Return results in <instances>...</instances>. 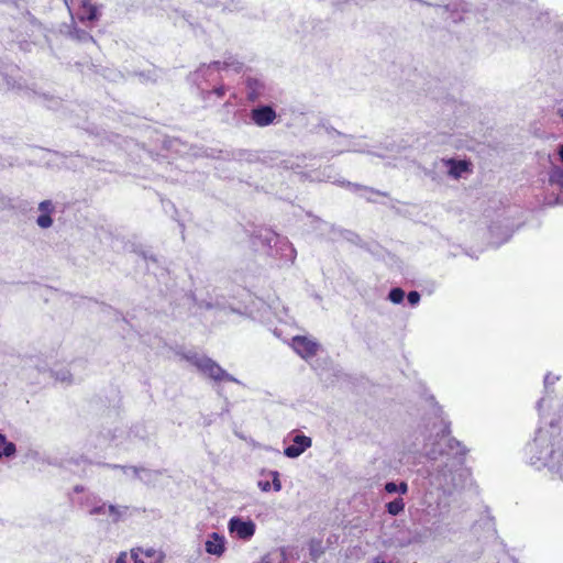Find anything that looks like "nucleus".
Here are the masks:
<instances>
[{
	"label": "nucleus",
	"instance_id": "338daca9",
	"mask_svg": "<svg viewBox=\"0 0 563 563\" xmlns=\"http://www.w3.org/2000/svg\"><path fill=\"white\" fill-rule=\"evenodd\" d=\"M364 197V195H362ZM365 198L367 199V201H372V199L369 197H366Z\"/></svg>",
	"mask_w": 563,
	"mask_h": 563
},
{
	"label": "nucleus",
	"instance_id": "412c9836",
	"mask_svg": "<svg viewBox=\"0 0 563 563\" xmlns=\"http://www.w3.org/2000/svg\"><path fill=\"white\" fill-rule=\"evenodd\" d=\"M489 243L495 247H499L510 240L514 234V229H511L509 225H503L499 222H494L489 227Z\"/></svg>",
	"mask_w": 563,
	"mask_h": 563
},
{
	"label": "nucleus",
	"instance_id": "c85d7f7f",
	"mask_svg": "<svg viewBox=\"0 0 563 563\" xmlns=\"http://www.w3.org/2000/svg\"><path fill=\"white\" fill-rule=\"evenodd\" d=\"M408 490L409 486L405 481H389L384 484V492L389 495L398 494L401 497L402 495H406Z\"/></svg>",
	"mask_w": 563,
	"mask_h": 563
},
{
	"label": "nucleus",
	"instance_id": "69168bd1",
	"mask_svg": "<svg viewBox=\"0 0 563 563\" xmlns=\"http://www.w3.org/2000/svg\"><path fill=\"white\" fill-rule=\"evenodd\" d=\"M124 474H132V471H123Z\"/></svg>",
	"mask_w": 563,
	"mask_h": 563
},
{
	"label": "nucleus",
	"instance_id": "37998d69",
	"mask_svg": "<svg viewBox=\"0 0 563 563\" xmlns=\"http://www.w3.org/2000/svg\"><path fill=\"white\" fill-rule=\"evenodd\" d=\"M269 476L272 477V482H271L272 489H274V492L282 490V482L279 478V473L277 471H269Z\"/></svg>",
	"mask_w": 563,
	"mask_h": 563
},
{
	"label": "nucleus",
	"instance_id": "a878e982",
	"mask_svg": "<svg viewBox=\"0 0 563 563\" xmlns=\"http://www.w3.org/2000/svg\"><path fill=\"white\" fill-rule=\"evenodd\" d=\"M24 459L27 461H34V462L41 463V464H47V465H53V466L59 465L58 460L56 457H51V456L40 452L38 450L32 449V448L25 452Z\"/></svg>",
	"mask_w": 563,
	"mask_h": 563
},
{
	"label": "nucleus",
	"instance_id": "a18cd8bd",
	"mask_svg": "<svg viewBox=\"0 0 563 563\" xmlns=\"http://www.w3.org/2000/svg\"><path fill=\"white\" fill-rule=\"evenodd\" d=\"M197 3L210 9H220L221 5L219 0H198Z\"/></svg>",
	"mask_w": 563,
	"mask_h": 563
},
{
	"label": "nucleus",
	"instance_id": "0e129e2a",
	"mask_svg": "<svg viewBox=\"0 0 563 563\" xmlns=\"http://www.w3.org/2000/svg\"><path fill=\"white\" fill-rule=\"evenodd\" d=\"M45 368L44 367H38V372H44Z\"/></svg>",
	"mask_w": 563,
	"mask_h": 563
},
{
	"label": "nucleus",
	"instance_id": "0eeeda50",
	"mask_svg": "<svg viewBox=\"0 0 563 563\" xmlns=\"http://www.w3.org/2000/svg\"><path fill=\"white\" fill-rule=\"evenodd\" d=\"M151 431L143 421L133 423L125 432L119 429H108L106 432H101L99 445L107 443H114L115 446L123 448L129 451L134 449L137 444H147L151 439Z\"/></svg>",
	"mask_w": 563,
	"mask_h": 563
},
{
	"label": "nucleus",
	"instance_id": "423d86ee",
	"mask_svg": "<svg viewBox=\"0 0 563 563\" xmlns=\"http://www.w3.org/2000/svg\"><path fill=\"white\" fill-rule=\"evenodd\" d=\"M253 245H261L272 257H278L285 263H294L297 252L294 245L285 236L277 234L268 228H260L252 233Z\"/></svg>",
	"mask_w": 563,
	"mask_h": 563
},
{
	"label": "nucleus",
	"instance_id": "6e6d98bb",
	"mask_svg": "<svg viewBox=\"0 0 563 563\" xmlns=\"http://www.w3.org/2000/svg\"><path fill=\"white\" fill-rule=\"evenodd\" d=\"M131 556L133 559V563H145L142 559L137 556V553L134 550L131 551Z\"/></svg>",
	"mask_w": 563,
	"mask_h": 563
},
{
	"label": "nucleus",
	"instance_id": "6e6552de",
	"mask_svg": "<svg viewBox=\"0 0 563 563\" xmlns=\"http://www.w3.org/2000/svg\"><path fill=\"white\" fill-rule=\"evenodd\" d=\"M305 155L307 157H306V159L302 163L303 166L301 168H298V169L294 170L296 174H298L300 176L301 180L328 181V183L340 184L342 186H346L352 191L362 190V191H366V192L377 194V195H380V196H384V197L387 196V192H385V191H379V190H376V189L367 187V186H362L360 184H355V183L338 179L335 177L334 168L331 165H328V166H324V167H320V168H316V169L303 170L307 167L306 161L314 158V155L311 154V153L305 154Z\"/></svg>",
	"mask_w": 563,
	"mask_h": 563
},
{
	"label": "nucleus",
	"instance_id": "a211bd4d",
	"mask_svg": "<svg viewBox=\"0 0 563 563\" xmlns=\"http://www.w3.org/2000/svg\"><path fill=\"white\" fill-rule=\"evenodd\" d=\"M311 445L312 440L310 437H307L303 433H296L291 438V443L284 448V455L288 459H297Z\"/></svg>",
	"mask_w": 563,
	"mask_h": 563
},
{
	"label": "nucleus",
	"instance_id": "f03ea898",
	"mask_svg": "<svg viewBox=\"0 0 563 563\" xmlns=\"http://www.w3.org/2000/svg\"><path fill=\"white\" fill-rule=\"evenodd\" d=\"M558 411L547 415L549 427H538L525 446V460L537 471L547 470L553 478L563 481V397L555 402Z\"/></svg>",
	"mask_w": 563,
	"mask_h": 563
},
{
	"label": "nucleus",
	"instance_id": "052dcab7",
	"mask_svg": "<svg viewBox=\"0 0 563 563\" xmlns=\"http://www.w3.org/2000/svg\"><path fill=\"white\" fill-rule=\"evenodd\" d=\"M420 541H421V537H420V534L417 532V533H415V534L411 537V539H410L409 543H411V542H420Z\"/></svg>",
	"mask_w": 563,
	"mask_h": 563
},
{
	"label": "nucleus",
	"instance_id": "ea45409f",
	"mask_svg": "<svg viewBox=\"0 0 563 563\" xmlns=\"http://www.w3.org/2000/svg\"><path fill=\"white\" fill-rule=\"evenodd\" d=\"M344 152H356V153H367V154H372V155H375V156H378V157H384L383 154L380 153H373L368 150H366L365 147H362V146H356V145H346L345 147H342L341 150L336 151L335 154H341V153H344Z\"/></svg>",
	"mask_w": 563,
	"mask_h": 563
},
{
	"label": "nucleus",
	"instance_id": "603ef678",
	"mask_svg": "<svg viewBox=\"0 0 563 563\" xmlns=\"http://www.w3.org/2000/svg\"><path fill=\"white\" fill-rule=\"evenodd\" d=\"M137 75H139V77H140V79H141L142 81L154 80L150 71H148L147 74H146V73H144V71H141V73H139Z\"/></svg>",
	"mask_w": 563,
	"mask_h": 563
},
{
	"label": "nucleus",
	"instance_id": "39448f33",
	"mask_svg": "<svg viewBox=\"0 0 563 563\" xmlns=\"http://www.w3.org/2000/svg\"><path fill=\"white\" fill-rule=\"evenodd\" d=\"M183 360L192 365L198 373L203 377L210 379L217 386V394L223 396L220 384L222 382H230L242 385V382L228 373L218 362L203 353L195 350H187L178 353Z\"/></svg>",
	"mask_w": 563,
	"mask_h": 563
},
{
	"label": "nucleus",
	"instance_id": "680f3d73",
	"mask_svg": "<svg viewBox=\"0 0 563 563\" xmlns=\"http://www.w3.org/2000/svg\"><path fill=\"white\" fill-rule=\"evenodd\" d=\"M114 399H115V404L113 405V407H119L121 398H120L118 391L114 393Z\"/></svg>",
	"mask_w": 563,
	"mask_h": 563
},
{
	"label": "nucleus",
	"instance_id": "aec40b11",
	"mask_svg": "<svg viewBox=\"0 0 563 563\" xmlns=\"http://www.w3.org/2000/svg\"><path fill=\"white\" fill-rule=\"evenodd\" d=\"M441 162L446 168L448 175L453 179H459L471 172V163L466 159L442 158Z\"/></svg>",
	"mask_w": 563,
	"mask_h": 563
},
{
	"label": "nucleus",
	"instance_id": "ddd939ff",
	"mask_svg": "<svg viewBox=\"0 0 563 563\" xmlns=\"http://www.w3.org/2000/svg\"><path fill=\"white\" fill-rule=\"evenodd\" d=\"M228 529L233 538L247 541L254 536L256 525L249 518L232 517L228 522Z\"/></svg>",
	"mask_w": 563,
	"mask_h": 563
},
{
	"label": "nucleus",
	"instance_id": "6ab92c4d",
	"mask_svg": "<svg viewBox=\"0 0 563 563\" xmlns=\"http://www.w3.org/2000/svg\"><path fill=\"white\" fill-rule=\"evenodd\" d=\"M79 12L78 19L82 23H96L100 19V9L102 5H99L92 0H76Z\"/></svg>",
	"mask_w": 563,
	"mask_h": 563
},
{
	"label": "nucleus",
	"instance_id": "f8f14e48",
	"mask_svg": "<svg viewBox=\"0 0 563 563\" xmlns=\"http://www.w3.org/2000/svg\"><path fill=\"white\" fill-rule=\"evenodd\" d=\"M549 183L556 192L547 194L544 202L549 207L563 206V167L554 166L549 174Z\"/></svg>",
	"mask_w": 563,
	"mask_h": 563
},
{
	"label": "nucleus",
	"instance_id": "58836bf2",
	"mask_svg": "<svg viewBox=\"0 0 563 563\" xmlns=\"http://www.w3.org/2000/svg\"><path fill=\"white\" fill-rule=\"evenodd\" d=\"M100 499L101 498L98 495L88 494V495L81 497L78 500V504L80 507L88 508V510H89L90 508H92V505H97L98 503H100Z\"/></svg>",
	"mask_w": 563,
	"mask_h": 563
},
{
	"label": "nucleus",
	"instance_id": "7c9ffc66",
	"mask_svg": "<svg viewBox=\"0 0 563 563\" xmlns=\"http://www.w3.org/2000/svg\"><path fill=\"white\" fill-rule=\"evenodd\" d=\"M2 206L5 209L19 210L21 212H26L29 209H31L29 201L13 198H3Z\"/></svg>",
	"mask_w": 563,
	"mask_h": 563
},
{
	"label": "nucleus",
	"instance_id": "bf43d9fd",
	"mask_svg": "<svg viewBox=\"0 0 563 563\" xmlns=\"http://www.w3.org/2000/svg\"><path fill=\"white\" fill-rule=\"evenodd\" d=\"M558 156L560 161L563 163V143L559 145L558 147Z\"/></svg>",
	"mask_w": 563,
	"mask_h": 563
},
{
	"label": "nucleus",
	"instance_id": "1a4fd4ad",
	"mask_svg": "<svg viewBox=\"0 0 563 563\" xmlns=\"http://www.w3.org/2000/svg\"><path fill=\"white\" fill-rule=\"evenodd\" d=\"M560 380V376L554 375L552 373H547L543 379L544 385V395L537 402V410L539 412V427H549L550 418H547V415H551V412L558 411L555 408V402L561 401V398H558L554 395V384Z\"/></svg>",
	"mask_w": 563,
	"mask_h": 563
},
{
	"label": "nucleus",
	"instance_id": "774afa93",
	"mask_svg": "<svg viewBox=\"0 0 563 563\" xmlns=\"http://www.w3.org/2000/svg\"><path fill=\"white\" fill-rule=\"evenodd\" d=\"M263 563H268L267 561H264Z\"/></svg>",
	"mask_w": 563,
	"mask_h": 563
},
{
	"label": "nucleus",
	"instance_id": "e433bc0d",
	"mask_svg": "<svg viewBox=\"0 0 563 563\" xmlns=\"http://www.w3.org/2000/svg\"><path fill=\"white\" fill-rule=\"evenodd\" d=\"M323 554V548L321 541L311 540L309 542V555L312 561L317 562Z\"/></svg>",
	"mask_w": 563,
	"mask_h": 563
},
{
	"label": "nucleus",
	"instance_id": "7ed1b4c3",
	"mask_svg": "<svg viewBox=\"0 0 563 563\" xmlns=\"http://www.w3.org/2000/svg\"><path fill=\"white\" fill-rule=\"evenodd\" d=\"M472 533L476 541L464 542L455 553L439 558L437 563H471L478 560L483 554V542L497 538L494 518L489 514L481 517L472 527Z\"/></svg>",
	"mask_w": 563,
	"mask_h": 563
},
{
	"label": "nucleus",
	"instance_id": "9d476101",
	"mask_svg": "<svg viewBox=\"0 0 563 563\" xmlns=\"http://www.w3.org/2000/svg\"><path fill=\"white\" fill-rule=\"evenodd\" d=\"M190 81L197 87L198 91H205V88L217 84L220 79V73L212 62L201 64L194 73L189 75Z\"/></svg>",
	"mask_w": 563,
	"mask_h": 563
},
{
	"label": "nucleus",
	"instance_id": "8fccbe9b",
	"mask_svg": "<svg viewBox=\"0 0 563 563\" xmlns=\"http://www.w3.org/2000/svg\"><path fill=\"white\" fill-rule=\"evenodd\" d=\"M257 486L262 492H269L272 489L269 481H258Z\"/></svg>",
	"mask_w": 563,
	"mask_h": 563
},
{
	"label": "nucleus",
	"instance_id": "20e7f679",
	"mask_svg": "<svg viewBox=\"0 0 563 563\" xmlns=\"http://www.w3.org/2000/svg\"><path fill=\"white\" fill-rule=\"evenodd\" d=\"M228 157L235 162L255 163L261 162L268 167H276L284 170H296L301 168L306 155H287L279 151L258 153L251 150H234L228 153Z\"/></svg>",
	"mask_w": 563,
	"mask_h": 563
},
{
	"label": "nucleus",
	"instance_id": "f257e3e1",
	"mask_svg": "<svg viewBox=\"0 0 563 563\" xmlns=\"http://www.w3.org/2000/svg\"><path fill=\"white\" fill-rule=\"evenodd\" d=\"M430 405L433 417L422 419L405 448L409 454L426 457L430 484L441 492L444 503L462 508L476 495L471 471L465 466L467 449L451 437L450 422L433 396Z\"/></svg>",
	"mask_w": 563,
	"mask_h": 563
},
{
	"label": "nucleus",
	"instance_id": "473e14b6",
	"mask_svg": "<svg viewBox=\"0 0 563 563\" xmlns=\"http://www.w3.org/2000/svg\"><path fill=\"white\" fill-rule=\"evenodd\" d=\"M129 507L128 506H118L109 504L108 506V515L111 518L112 523H118L122 520V518L126 515Z\"/></svg>",
	"mask_w": 563,
	"mask_h": 563
},
{
	"label": "nucleus",
	"instance_id": "c9c22d12",
	"mask_svg": "<svg viewBox=\"0 0 563 563\" xmlns=\"http://www.w3.org/2000/svg\"><path fill=\"white\" fill-rule=\"evenodd\" d=\"M243 9L242 2L240 0H228L225 2H221L220 11L225 12H239Z\"/></svg>",
	"mask_w": 563,
	"mask_h": 563
},
{
	"label": "nucleus",
	"instance_id": "13d9d810",
	"mask_svg": "<svg viewBox=\"0 0 563 563\" xmlns=\"http://www.w3.org/2000/svg\"><path fill=\"white\" fill-rule=\"evenodd\" d=\"M74 493L76 494H80V493H84L85 492V486L82 485H76L74 488H73Z\"/></svg>",
	"mask_w": 563,
	"mask_h": 563
},
{
	"label": "nucleus",
	"instance_id": "c756f323",
	"mask_svg": "<svg viewBox=\"0 0 563 563\" xmlns=\"http://www.w3.org/2000/svg\"><path fill=\"white\" fill-rule=\"evenodd\" d=\"M48 373L51 377L62 384L70 385L74 382L73 373L68 368L49 369Z\"/></svg>",
	"mask_w": 563,
	"mask_h": 563
},
{
	"label": "nucleus",
	"instance_id": "e2e57ef3",
	"mask_svg": "<svg viewBox=\"0 0 563 563\" xmlns=\"http://www.w3.org/2000/svg\"><path fill=\"white\" fill-rule=\"evenodd\" d=\"M499 0H487L486 2H483L482 4L485 7H488L489 4L498 3Z\"/></svg>",
	"mask_w": 563,
	"mask_h": 563
},
{
	"label": "nucleus",
	"instance_id": "b1692460",
	"mask_svg": "<svg viewBox=\"0 0 563 563\" xmlns=\"http://www.w3.org/2000/svg\"><path fill=\"white\" fill-rule=\"evenodd\" d=\"M227 91V86L218 85L211 89L206 87L205 91H200L199 95L205 102V107H212L216 104L217 100L222 99L225 96Z\"/></svg>",
	"mask_w": 563,
	"mask_h": 563
},
{
	"label": "nucleus",
	"instance_id": "09e8293b",
	"mask_svg": "<svg viewBox=\"0 0 563 563\" xmlns=\"http://www.w3.org/2000/svg\"><path fill=\"white\" fill-rule=\"evenodd\" d=\"M142 257H143V261L148 264L150 262L153 264V265H156L157 264V258L156 256H154L152 253L150 252H142Z\"/></svg>",
	"mask_w": 563,
	"mask_h": 563
},
{
	"label": "nucleus",
	"instance_id": "49530a36",
	"mask_svg": "<svg viewBox=\"0 0 563 563\" xmlns=\"http://www.w3.org/2000/svg\"><path fill=\"white\" fill-rule=\"evenodd\" d=\"M405 147H406L405 145H396L395 143H391V142L383 144L384 150H386L388 152H395V153H399Z\"/></svg>",
	"mask_w": 563,
	"mask_h": 563
},
{
	"label": "nucleus",
	"instance_id": "72a5a7b5",
	"mask_svg": "<svg viewBox=\"0 0 563 563\" xmlns=\"http://www.w3.org/2000/svg\"><path fill=\"white\" fill-rule=\"evenodd\" d=\"M69 36L79 43H88L89 42V43L96 44V41L92 37V35L82 29L73 27L69 31Z\"/></svg>",
	"mask_w": 563,
	"mask_h": 563
},
{
	"label": "nucleus",
	"instance_id": "c03bdc74",
	"mask_svg": "<svg viewBox=\"0 0 563 563\" xmlns=\"http://www.w3.org/2000/svg\"><path fill=\"white\" fill-rule=\"evenodd\" d=\"M407 301L411 307H416L419 305L421 300V295L417 290H411L406 295Z\"/></svg>",
	"mask_w": 563,
	"mask_h": 563
},
{
	"label": "nucleus",
	"instance_id": "dca6fc26",
	"mask_svg": "<svg viewBox=\"0 0 563 563\" xmlns=\"http://www.w3.org/2000/svg\"><path fill=\"white\" fill-rule=\"evenodd\" d=\"M112 468H120L122 471H132L133 477L140 479L145 485H155L158 477L163 474L161 470H151L143 466H123L119 464L110 465Z\"/></svg>",
	"mask_w": 563,
	"mask_h": 563
},
{
	"label": "nucleus",
	"instance_id": "f704fd0d",
	"mask_svg": "<svg viewBox=\"0 0 563 563\" xmlns=\"http://www.w3.org/2000/svg\"><path fill=\"white\" fill-rule=\"evenodd\" d=\"M406 298V292L402 288L400 287H393L390 288L388 295H387V299L393 302L394 305H400L404 302Z\"/></svg>",
	"mask_w": 563,
	"mask_h": 563
},
{
	"label": "nucleus",
	"instance_id": "9b49d317",
	"mask_svg": "<svg viewBox=\"0 0 563 563\" xmlns=\"http://www.w3.org/2000/svg\"><path fill=\"white\" fill-rule=\"evenodd\" d=\"M247 117L249 124H253L257 128H266L276 122L278 114L273 104L262 103L250 109Z\"/></svg>",
	"mask_w": 563,
	"mask_h": 563
},
{
	"label": "nucleus",
	"instance_id": "79ce46f5",
	"mask_svg": "<svg viewBox=\"0 0 563 563\" xmlns=\"http://www.w3.org/2000/svg\"><path fill=\"white\" fill-rule=\"evenodd\" d=\"M188 297L194 301V303L199 308V309H206V310H210V309H213L214 308V303L211 302V301H208V300H198L195 296L194 292H190L188 295Z\"/></svg>",
	"mask_w": 563,
	"mask_h": 563
},
{
	"label": "nucleus",
	"instance_id": "864d4df0",
	"mask_svg": "<svg viewBox=\"0 0 563 563\" xmlns=\"http://www.w3.org/2000/svg\"><path fill=\"white\" fill-rule=\"evenodd\" d=\"M115 563H128V555L125 552H121L117 559H115Z\"/></svg>",
	"mask_w": 563,
	"mask_h": 563
},
{
	"label": "nucleus",
	"instance_id": "4d7b16f0",
	"mask_svg": "<svg viewBox=\"0 0 563 563\" xmlns=\"http://www.w3.org/2000/svg\"><path fill=\"white\" fill-rule=\"evenodd\" d=\"M373 563H388L382 555H377L373 559Z\"/></svg>",
	"mask_w": 563,
	"mask_h": 563
},
{
	"label": "nucleus",
	"instance_id": "5fc2aeb1",
	"mask_svg": "<svg viewBox=\"0 0 563 563\" xmlns=\"http://www.w3.org/2000/svg\"><path fill=\"white\" fill-rule=\"evenodd\" d=\"M156 553V550L153 549V548H148L146 550L143 551V554L146 556V558H152L154 556Z\"/></svg>",
	"mask_w": 563,
	"mask_h": 563
},
{
	"label": "nucleus",
	"instance_id": "2f4dec72",
	"mask_svg": "<svg viewBox=\"0 0 563 563\" xmlns=\"http://www.w3.org/2000/svg\"><path fill=\"white\" fill-rule=\"evenodd\" d=\"M405 500L402 497L398 496L397 498L393 499L391 501L386 503L385 509L386 512L390 516H399L405 511Z\"/></svg>",
	"mask_w": 563,
	"mask_h": 563
},
{
	"label": "nucleus",
	"instance_id": "4be33fe9",
	"mask_svg": "<svg viewBox=\"0 0 563 563\" xmlns=\"http://www.w3.org/2000/svg\"><path fill=\"white\" fill-rule=\"evenodd\" d=\"M40 214L35 222L41 229H48L53 225L54 219L53 213L55 212V205L52 200L46 199L38 203Z\"/></svg>",
	"mask_w": 563,
	"mask_h": 563
},
{
	"label": "nucleus",
	"instance_id": "bb28decb",
	"mask_svg": "<svg viewBox=\"0 0 563 563\" xmlns=\"http://www.w3.org/2000/svg\"><path fill=\"white\" fill-rule=\"evenodd\" d=\"M16 454V445L9 441L7 435L0 432V460L12 459Z\"/></svg>",
	"mask_w": 563,
	"mask_h": 563
},
{
	"label": "nucleus",
	"instance_id": "f3484780",
	"mask_svg": "<svg viewBox=\"0 0 563 563\" xmlns=\"http://www.w3.org/2000/svg\"><path fill=\"white\" fill-rule=\"evenodd\" d=\"M245 97L249 102H256L265 96L266 82L262 77L257 76H245Z\"/></svg>",
	"mask_w": 563,
	"mask_h": 563
},
{
	"label": "nucleus",
	"instance_id": "4468645a",
	"mask_svg": "<svg viewBox=\"0 0 563 563\" xmlns=\"http://www.w3.org/2000/svg\"><path fill=\"white\" fill-rule=\"evenodd\" d=\"M320 343L306 335H296L291 339V347L303 360H309L317 355L320 350Z\"/></svg>",
	"mask_w": 563,
	"mask_h": 563
},
{
	"label": "nucleus",
	"instance_id": "cd10ccee",
	"mask_svg": "<svg viewBox=\"0 0 563 563\" xmlns=\"http://www.w3.org/2000/svg\"><path fill=\"white\" fill-rule=\"evenodd\" d=\"M34 98L36 99L37 102H40L41 104H43L44 107H46L47 109H51V110L58 109V107L62 103V100L59 98L51 96L45 92L34 91Z\"/></svg>",
	"mask_w": 563,
	"mask_h": 563
},
{
	"label": "nucleus",
	"instance_id": "5701e85b",
	"mask_svg": "<svg viewBox=\"0 0 563 563\" xmlns=\"http://www.w3.org/2000/svg\"><path fill=\"white\" fill-rule=\"evenodd\" d=\"M227 540L223 534L212 532L208 536L205 542V550L208 554L213 556H221L227 550Z\"/></svg>",
	"mask_w": 563,
	"mask_h": 563
},
{
	"label": "nucleus",
	"instance_id": "a19ab883",
	"mask_svg": "<svg viewBox=\"0 0 563 563\" xmlns=\"http://www.w3.org/2000/svg\"><path fill=\"white\" fill-rule=\"evenodd\" d=\"M108 506H109V504H107L106 501L100 499V503H98L97 505H92V508H90L88 510V514L90 516L107 515L108 514Z\"/></svg>",
	"mask_w": 563,
	"mask_h": 563
},
{
	"label": "nucleus",
	"instance_id": "4c0bfd02",
	"mask_svg": "<svg viewBox=\"0 0 563 563\" xmlns=\"http://www.w3.org/2000/svg\"><path fill=\"white\" fill-rule=\"evenodd\" d=\"M318 125L320 128H322L325 131V133H328L330 136L335 135V136L344 137V139H347V140H350L352 137L351 135L344 134V133L338 131L336 129H334L330 124V122L328 120H325V119H322Z\"/></svg>",
	"mask_w": 563,
	"mask_h": 563
},
{
	"label": "nucleus",
	"instance_id": "de8ad7c7",
	"mask_svg": "<svg viewBox=\"0 0 563 563\" xmlns=\"http://www.w3.org/2000/svg\"><path fill=\"white\" fill-rule=\"evenodd\" d=\"M313 222H316L314 229L320 230L322 232L331 227L328 222H325L317 217H313Z\"/></svg>",
	"mask_w": 563,
	"mask_h": 563
},
{
	"label": "nucleus",
	"instance_id": "2eb2a0df",
	"mask_svg": "<svg viewBox=\"0 0 563 563\" xmlns=\"http://www.w3.org/2000/svg\"><path fill=\"white\" fill-rule=\"evenodd\" d=\"M168 18L177 27L183 29L187 25L196 36L205 33L200 23L190 12L175 9L168 14Z\"/></svg>",
	"mask_w": 563,
	"mask_h": 563
},
{
	"label": "nucleus",
	"instance_id": "393cba45",
	"mask_svg": "<svg viewBox=\"0 0 563 563\" xmlns=\"http://www.w3.org/2000/svg\"><path fill=\"white\" fill-rule=\"evenodd\" d=\"M212 65L216 66L219 70H229L232 69L235 73H240L243 69V62L239 60L234 55L231 53H225L223 60H213Z\"/></svg>",
	"mask_w": 563,
	"mask_h": 563
},
{
	"label": "nucleus",
	"instance_id": "3c124183",
	"mask_svg": "<svg viewBox=\"0 0 563 563\" xmlns=\"http://www.w3.org/2000/svg\"><path fill=\"white\" fill-rule=\"evenodd\" d=\"M350 1L351 0H332L331 4L335 10H342L343 5Z\"/></svg>",
	"mask_w": 563,
	"mask_h": 563
}]
</instances>
